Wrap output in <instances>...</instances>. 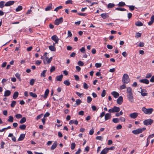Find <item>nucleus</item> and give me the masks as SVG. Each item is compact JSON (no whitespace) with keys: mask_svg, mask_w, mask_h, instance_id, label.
Returning <instances> with one entry per match:
<instances>
[{"mask_svg":"<svg viewBox=\"0 0 154 154\" xmlns=\"http://www.w3.org/2000/svg\"><path fill=\"white\" fill-rule=\"evenodd\" d=\"M130 81L128 75L127 74H124L122 78V82L124 84H127Z\"/></svg>","mask_w":154,"mask_h":154,"instance_id":"nucleus-1","label":"nucleus"},{"mask_svg":"<svg viewBox=\"0 0 154 154\" xmlns=\"http://www.w3.org/2000/svg\"><path fill=\"white\" fill-rule=\"evenodd\" d=\"M120 109L119 107L114 106L112 108L109 109L108 112L109 113L118 112L120 111Z\"/></svg>","mask_w":154,"mask_h":154,"instance_id":"nucleus-2","label":"nucleus"},{"mask_svg":"<svg viewBox=\"0 0 154 154\" xmlns=\"http://www.w3.org/2000/svg\"><path fill=\"white\" fill-rule=\"evenodd\" d=\"M142 111L145 114H150L153 111L152 108L146 109L144 107H143L142 109Z\"/></svg>","mask_w":154,"mask_h":154,"instance_id":"nucleus-3","label":"nucleus"},{"mask_svg":"<svg viewBox=\"0 0 154 154\" xmlns=\"http://www.w3.org/2000/svg\"><path fill=\"white\" fill-rule=\"evenodd\" d=\"M146 129L145 128H138L137 129L133 130L132 133L134 134H137L141 133L143 131H145Z\"/></svg>","mask_w":154,"mask_h":154,"instance_id":"nucleus-4","label":"nucleus"},{"mask_svg":"<svg viewBox=\"0 0 154 154\" xmlns=\"http://www.w3.org/2000/svg\"><path fill=\"white\" fill-rule=\"evenodd\" d=\"M153 122V121L151 119H148L145 120L143 122V124L146 125H151Z\"/></svg>","mask_w":154,"mask_h":154,"instance_id":"nucleus-5","label":"nucleus"},{"mask_svg":"<svg viewBox=\"0 0 154 154\" xmlns=\"http://www.w3.org/2000/svg\"><path fill=\"white\" fill-rule=\"evenodd\" d=\"M127 98L129 101L131 103H133L134 102V97L133 94H127Z\"/></svg>","mask_w":154,"mask_h":154,"instance_id":"nucleus-6","label":"nucleus"},{"mask_svg":"<svg viewBox=\"0 0 154 154\" xmlns=\"http://www.w3.org/2000/svg\"><path fill=\"white\" fill-rule=\"evenodd\" d=\"M63 22V18L61 17L59 19H56L55 21L54 24L55 25H58L59 24L62 23Z\"/></svg>","mask_w":154,"mask_h":154,"instance_id":"nucleus-7","label":"nucleus"},{"mask_svg":"<svg viewBox=\"0 0 154 154\" xmlns=\"http://www.w3.org/2000/svg\"><path fill=\"white\" fill-rule=\"evenodd\" d=\"M138 115V113L137 112H134L131 113L129 115V116L132 119H135L136 118Z\"/></svg>","mask_w":154,"mask_h":154,"instance_id":"nucleus-8","label":"nucleus"},{"mask_svg":"<svg viewBox=\"0 0 154 154\" xmlns=\"http://www.w3.org/2000/svg\"><path fill=\"white\" fill-rule=\"evenodd\" d=\"M123 101V98L122 96L119 97L117 100V103L119 105L121 104L122 103Z\"/></svg>","mask_w":154,"mask_h":154,"instance_id":"nucleus-9","label":"nucleus"},{"mask_svg":"<svg viewBox=\"0 0 154 154\" xmlns=\"http://www.w3.org/2000/svg\"><path fill=\"white\" fill-rule=\"evenodd\" d=\"M139 82L141 83H144L146 84H148L149 83V81L146 79V78L140 80Z\"/></svg>","mask_w":154,"mask_h":154,"instance_id":"nucleus-10","label":"nucleus"},{"mask_svg":"<svg viewBox=\"0 0 154 154\" xmlns=\"http://www.w3.org/2000/svg\"><path fill=\"white\" fill-rule=\"evenodd\" d=\"M14 3V1H9L7 2L5 4V6H8L13 5Z\"/></svg>","mask_w":154,"mask_h":154,"instance_id":"nucleus-11","label":"nucleus"},{"mask_svg":"<svg viewBox=\"0 0 154 154\" xmlns=\"http://www.w3.org/2000/svg\"><path fill=\"white\" fill-rule=\"evenodd\" d=\"M111 114L109 113H106L105 115V120L106 121L111 119Z\"/></svg>","mask_w":154,"mask_h":154,"instance_id":"nucleus-12","label":"nucleus"},{"mask_svg":"<svg viewBox=\"0 0 154 154\" xmlns=\"http://www.w3.org/2000/svg\"><path fill=\"white\" fill-rule=\"evenodd\" d=\"M111 94L115 98H117L119 95V94L118 92L115 91H113L112 92Z\"/></svg>","mask_w":154,"mask_h":154,"instance_id":"nucleus-13","label":"nucleus"},{"mask_svg":"<svg viewBox=\"0 0 154 154\" xmlns=\"http://www.w3.org/2000/svg\"><path fill=\"white\" fill-rule=\"evenodd\" d=\"M25 136V134H21L20 135L18 139V141H20L23 140L24 139Z\"/></svg>","mask_w":154,"mask_h":154,"instance_id":"nucleus-14","label":"nucleus"},{"mask_svg":"<svg viewBox=\"0 0 154 154\" xmlns=\"http://www.w3.org/2000/svg\"><path fill=\"white\" fill-rule=\"evenodd\" d=\"M126 92L127 93V94H132L133 91L131 88L130 87H128L127 88Z\"/></svg>","mask_w":154,"mask_h":154,"instance_id":"nucleus-15","label":"nucleus"},{"mask_svg":"<svg viewBox=\"0 0 154 154\" xmlns=\"http://www.w3.org/2000/svg\"><path fill=\"white\" fill-rule=\"evenodd\" d=\"M63 76V75L62 74H61L59 76H57L56 77V80L58 81H61L62 80Z\"/></svg>","mask_w":154,"mask_h":154,"instance_id":"nucleus-16","label":"nucleus"},{"mask_svg":"<svg viewBox=\"0 0 154 154\" xmlns=\"http://www.w3.org/2000/svg\"><path fill=\"white\" fill-rule=\"evenodd\" d=\"M52 3H50L46 8H45V11H48L50 10L52 8Z\"/></svg>","mask_w":154,"mask_h":154,"instance_id":"nucleus-17","label":"nucleus"},{"mask_svg":"<svg viewBox=\"0 0 154 154\" xmlns=\"http://www.w3.org/2000/svg\"><path fill=\"white\" fill-rule=\"evenodd\" d=\"M108 151V148L106 147L103 149L100 152V154H106Z\"/></svg>","mask_w":154,"mask_h":154,"instance_id":"nucleus-18","label":"nucleus"},{"mask_svg":"<svg viewBox=\"0 0 154 154\" xmlns=\"http://www.w3.org/2000/svg\"><path fill=\"white\" fill-rule=\"evenodd\" d=\"M100 16L103 19L108 18L109 17L108 14L107 13H103L101 14Z\"/></svg>","mask_w":154,"mask_h":154,"instance_id":"nucleus-19","label":"nucleus"},{"mask_svg":"<svg viewBox=\"0 0 154 154\" xmlns=\"http://www.w3.org/2000/svg\"><path fill=\"white\" fill-rule=\"evenodd\" d=\"M49 91L48 89H47L45 92V94L43 96L44 98L45 99H46L49 94Z\"/></svg>","mask_w":154,"mask_h":154,"instance_id":"nucleus-20","label":"nucleus"},{"mask_svg":"<svg viewBox=\"0 0 154 154\" xmlns=\"http://www.w3.org/2000/svg\"><path fill=\"white\" fill-rule=\"evenodd\" d=\"M11 94V92L10 91L7 90L5 92L4 96L5 97H8Z\"/></svg>","mask_w":154,"mask_h":154,"instance_id":"nucleus-21","label":"nucleus"},{"mask_svg":"<svg viewBox=\"0 0 154 154\" xmlns=\"http://www.w3.org/2000/svg\"><path fill=\"white\" fill-rule=\"evenodd\" d=\"M57 145V141L53 143V144L52 145V146L51 148V150H54L56 148Z\"/></svg>","mask_w":154,"mask_h":154,"instance_id":"nucleus-22","label":"nucleus"},{"mask_svg":"<svg viewBox=\"0 0 154 154\" xmlns=\"http://www.w3.org/2000/svg\"><path fill=\"white\" fill-rule=\"evenodd\" d=\"M19 93L17 91L15 92L14 93L13 96V98L14 99H16L18 97Z\"/></svg>","mask_w":154,"mask_h":154,"instance_id":"nucleus-23","label":"nucleus"},{"mask_svg":"<svg viewBox=\"0 0 154 154\" xmlns=\"http://www.w3.org/2000/svg\"><path fill=\"white\" fill-rule=\"evenodd\" d=\"M52 59V57H51L50 58H48V57H46L45 58V61L46 60L47 61V62H46L47 63H49L51 62Z\"/></svg>","mask_w":154,"mask_h":154,"instance_id":"nucleus-24","label":"nucleus"},{"mask_svg":"<svg viewBox=\"0 0 154 154\" xmlns=\"http://www.w3.org/2000/svg\"><path fill=\"white\" fill-rule=\"evenodd\" d=\"M115 5L113 3H109L107 5L108 8H111L114 7Z\"/></svg>","mask_w":154,"mask_h":154,"instance_id":"nucleus-25","label":"nucleus"},{"mask_svg":"<svg viewBox=\"0 0 154 154\" xmlns=\"http://www.w3.org/2000/svg\"><path fill=\"white\" fill-rule=\"evenodd\" d=\"M26 121V119L25 117H23L20 121V123L22 124L24 123Z\"/></svg>","mask_w":154,"mask_h":154,"instance_id":"nucleus-26","label":"nucleus"},{"mask_svg":"<svg viewBox=\"0 0 154 154\" xmlns=\"http://www.w3.org/2000/svg\"><path fill=\"white\" fill-rule=\"evenodd\" d=\"M49 49L51 51H55L56 48L54 45H50L49 46Z\"/></svg>","mask_w":154,"mask_h":154,"instance_id":"nucleus-27","label":"nucleus"},{"mask_svg":"<svg viewBox=\"0 0 154 154\" xmlns=\"http://www.w3.org/2000/svg\"><path fill=\"white\" fill-rule=\"evenodd\" d=\"M118 6L119 7H124V6L125 5V3L123 2H119L118 4Z\"/></svg>","mask_w":154,"mask_h":154,"instance_id":"nucleus-28","label":"nucleus"},{"mask_svg":"<svg viewBox=\"0 0 154 154\" xmlns=\"http://www.w3.org/2000/svg\"><path fill=\"white\" fill-rule=\"evenodd\" d=\"M135 25L137 26H142L143 25V23L140 21H137L135 23Z\"/></svg>","mask_w":154,"mask_h":154,"instance_id":"nucleus-29","label":"nucleus"},{"mask_svg":"<svg viewBox=\"0 0 154 154\" xmlns=\"http://www.w3.org/2000/svg\"><path fill=\"white\" fill-rule=\"evenodd\" d=\"M30 95L33 97L36 98L37 97V95L35 93H33L32 92H30L29 93Z\"/></svg>","mask_w":154,"mask_h":154,"instance_id":"nucleus-30","label":"nucleus"},{"mask_svg":"<svg viewBox=\"0 0 154 154\" xmlns=\"http://www.w3.org/2000/svg\"><path fill=\"white\" fill-rule=\"evenodd\" d=\"M26 127V125H21L20 126L19 128L21 130H24L25 129Z\"/></svg>","mask_w":154,"mask_h":154,"instance_id":"nucleus-31","label":"nucleus"},{"mask_svg":"<svg viewBox=\"0 0 154 154\" xmlns=\"http://www.w3.org/2000/svg\"><path fill=\"white\" fill-rule=\"evenodd\" d=\"M8 121L10 122H12L14 121V118L12 116H10L9 117V119H8Z\"/></svg>","mask_w":154,"mask_h":154,"instance_id":"nucleus-32","label":"nucleus"},{"mask_svg":"<svg viewBox=\"0 0 154 154\" xmlns=\"http://www.w3.org/2000/svg\"><path fill=\"white\" fill-rule=\"evenodd\" d=\"M63 83L66 86H69L70 85V83L68 79L64 81Z\"/></svg>","mask_w":154,"mask_h":154,"instance_id":"nucleus-33","label":"nucleus"},{"mask_svg":"<svg viewBox=\"0 0 154 154\" xmlns=\"http://www.w3.org/2000/svg\"><path fill=\"white\" fill-rule=\"evenodd\" d=\"M51 39L54 41L59 39L57 36L56 35H54L51 37Z\"/></svg>","mask_w":154,"mask_h":154,"instance_id":"nucleus-34","label":"nucleus"},{"mask_svg":"<svg viewBox=\"0 0 154 154\" xmlns=\"http://www.w3.org/2000/svg\"><path fill=\"white\" fill-rule=\"evenodd\" d=\"M115 10L120 11H124L126 10V9L124 8H119L118 7L116 8Z\"/></svg>","mask_w":154,"mask_h":154,"instance_id":"nucleus-35","label":"nucleus"},{"mask_svg":"<svg viewBox=\"0 0 154 154\" xmlns=\"http://www.w3.org/2000/svg\"><path fill=\"white\" fill-rule=\"evenodd\" d=\"M46 71L47 70H43L41 73V76L45 77L46 76L45 73H46Z\"/></svg>","mask_w":154,"mask_h":154,"instance_id":"nucleus-36","label":"nucleus"},{"mask_svg":"<svg viewBox=\"0 0 154 154\" xmlns=\"http://www.w3.org/2000/svg\"><path fill=\"white\" fill-rule=\"evenodd\" d=\"M23 9V7L21 6H19L16 9V11L17 12L20 11L22 10Z\"/></svg>","mask_w":154,"mask_h":154,"instance_id":"nucleus-37","label":"nucleus"},{"mask_svg":"<svg viewBox=\"0 0 154 154\" xmlns=\"http://www.w3.org/2000/svg\"><path fill=\"white\" fill-rule=\"evenodd\" d=\"M129 8V10L131 11H133L135 7L133 5H127Z\"/></svg>","mask_w":154,"mask_h":154,"instance_id":"nucleus-38","label":"nucleus"},{"mask_svg":"<svg viewBox=\"0 0 154 154\" xmlns=\"http://www.w3.org/2000/svg\"><path fill=\"white\" fill-rule=\"evenodd\" d=\"M112 121L114 123H118L119 122V120L118 118H113Z\"/></svg>","mask_w":154,"mask_h":154,"instance_id":"nucleus-39","label":"nucleus"},{"mask_svg":"<svg viewBox=\"0 0 154 154\" xmlns=\"http://www.w3.org/2000/svg\"><path fill=\"white\" fill-rule=\"evenodd\" d=\"M152 76V75L151 73H148L146 74L145 76V78L146 79H149Z\"/></svg>","mask_w":154,"mask_h":154,"instance_id":"nucleus-40","label":"nucleus"},{"mask_svg":"<svg viewBox=\"0 0 154 154\" xmlns=\"http://www.w3.org/2000/svg\"><path fill=\"white\" fill-rule=\"evenodd\" d=\"M63 8V6L60 5L58 7H56L54 10V11L57 12L59 9H61Z\"/></svg>","mask_w":154,"mask_h":154,"instance_id":"nucleus-41","label":"nucleus"},{"mask_svg":"<svg viewBox=\"0 0 154 154\" xmlns=\"http://www.w3.org/2000/svg\"><path fill=\"white\" fill-rule=\"evenodd\" d=\"M16 103V101L14 100H13L12 101V103L11 104V107L13 108L14 107Z\"/></svg>","mask_w":154,"mask_h":154,"instance_id":"nucleus-42","label":"nucleus"},{"mask_svg":"<svg viewBox=\"0 0 154 154\" xmlns=\"http://www.w3.org/2000/svg\"><path fill=\"white\" fill-rule=\"evenodd\" d=\"M92 98L90 96H88V97H87V101L88 103H90V102L92 101Z\"/></svg>","mask_w":154,"mask_h":154,"instance_id":"nucleus-43","label":"nucleus"},{"mask_svg":"<svg viewBox=\"0 0 154 154\" xmlns=\"http://www.w3.org/2000/svg\"><path fill=\"white\" fill-rule=\"evenodd\" d=\"M75 102L77 105H79L82 103V101L79 99L76 100Z\"/></svg>","mask_w":154,"mask_h":154,"instance_id":"nucleus-44","label":"nucleus"},{"mask_svg":"<svg viewBox=\"0 0 154 154\" xmlns=\"http://www.w3.org/2000/svg\"><path fill=\"white\" fill-rule=\"evenodd\" d=\"M15 117L17 119H19L22 118V116L20 114H17L15 116Z\"/></svg>","mask_w":154,"mask_h":154,"instance_id":"nucleus-45","label":"nucleus"},{"mask_svg":"<svg viewBox=\"0 0 154 154\" xmlns=\"http://www.w3.org/2000/svg\"><path fill=\"white\" fill-rule=\"evenodd\" d=\"M75 146V144L74 143H73L71 144V148L72 150L74 149Z\"/></svg>","mask_w":154,"mask_h":154,"instance_id":"nucleus-46","label":"nucleus"},{"mask_svg":"<svg viewBox=\"0 0 154 154\" xmlns=\"http://www.w3.org/2000/svg\"><path fill=\"white\" fill-rule=\"evenodd\" d=\"M83 87L84 89H87L88 88V85L85 82H84L83 83Z\"/></svg>","mask_w":154,"mask_h":154,"instance_id":"nucleus-47","label":"nucleus"},{"mask_svg":"<svg viewBox=\"0 0 154 154\" xmlns=\"http://www.w3.org/2000/svg\"><path fill=\"white\" fill-rule=\"evenodd\" d=\"M123 114V112L122 111H121L119 113H117L116 114V116L117 117H118L122 115Z\"/></svg>","mask_w":154,"mask_h":154,"instance_id":"nucleus-48","label":"nucleus"},{"mask_svg":"<svg viewBox=\"0 0 154 154\" xmlns=\"http://www.w3.org/2000/svg\"><path fill=\"white\" fill-rule=\"evenodd\" d=\"M141 35V33L139 32H137L136 33L135 37L138 38L140 37Z\"/></svg>","mask_w":154,"mask_h":154,"instance_id":"nucleus-49","label":"nucleus"},{"mask_svg":"<svg viewBox=\"0 0 154 154\" xmlns=\"http://www.w3.org/2000/svg\"><path fill=\"white\" fill-rule=\"evenodd\" d=\"M5 2L1 1L0 2V8H2L4 6V4Z\"/></svg>","mask_w":154,"mask_h":154,"instance_id":"nucleus-50","label":"nucleus"},{"mask_svg":"<svg viewBox=\"0 0 154 154\" xmlns=\"http://www.w3.org/2000/svg\"><path fill=\"white\" fill-rule=\"evenodd\" d=\"M126 87V86L125 84H123L120 87V89L122 90L125 89Z\"/></svg>","mask_w":154,"mask_h":154,"instance_id":"nucleus-51","label":"nucleus"},{"mask_svg":"<svg viewBox=\"0 0 154 154\" xmlns=\"http://www.w3.org/2000/svg\"><path fill=\"white\" fill-rule=\"evenodd\" d=\"M78 64L80 66H82L84 65V63L81 61H79L78 63Z\"/></svg>","mask_w":154,"mask_h":154,"instance_id":"nucleus-52","label":"nucleus"},{"mask_svg":"<svg viewBox=\"0 0 154 154\" xmlns=\"http://www.w3.org/2000/svg\"><path fill=\"white\" fill-rule=\"evenodd\" d=\"M101 66V63H97L95 64V66L97 68L100 67Z\"/></svg>","mask_w":154,"mask_h":154,"instance_id":"nucleus-53","label":"nucleus"},{"mask_svg":"<svg viewBox=\"0 0 154 154\" xmlns=\"http://www.w3.org/2000/svg\"><path fill=\"white\" fill-rule=\"evenodd\" d=\"M34 82H35V79H32L30 80V84L31 85H33Z\"/></svg>","mask_w":154,"mask_h":154,"instance_id":"nucleus-54","label":"nucleus"},{"mask_svg":"<svg viewBox=\"0 0 154 154\" xmlns=\"http://www.w3.org/2000/svg\"><path fill=\"white\" fill-rule=\"evenodd\" d=\"M67 34H68V37H71L72 36V33H71V32L69 30L68 31Z\"/></svg>","mask_w":154,"mask_h":154,"instance_id":"nucleus-55","label":"nucleus"},{"mask_svg":"<svg viewBox=\"0 0 154 154\" xmlns=\"http://www.w3.org/2000/svg\"><path fill=\"white\" fill-rule=\"evenodd\" d=\"M106 95V91L105 90H103L101 94V96L102 97H104Z\"/></svg>","mask_w":154,"mask_h":154,"instance_id":"nucleus-56","label":"nucleus"},{"mask_svg":"<svg viewBox=\"0 0 154 154\" xmlns=\"http://www.w3.org/2000/svg\"><path fill=\"white\" fill-rule=\"evenodd\" d=\"M96 139L97 140H99L102 141L103 140V138L102 137L100 136H97L96 137Z\"/></svg>","mask_w":154,"mask_h":154,"instance_id":"nucleus-57","label":"nucleus"},{"mask_svg":"<svg viewBox=\"0 0 154 154\" xmlns=\"http://www.w3.org/2000/svg\"><path fill=\"white\" fill-rule=\"evenodd\" d=\"M72 1L71 0H69L65 2V4H72Z\"/></svg>","mask_w":154,"mask_h":154,"instance_id":"nucleus-58","label":"nucleus"},{"mask_svg":"<svg viewBox=\"0 0 154 154\" xmlns=\"http://www.w3.org/2000/svg\"><path fill=\"white\" fill-rule=\"evenodd\" d=\"M55 69V68L54 66H53L50 69V71L51 72H52L54 71Z\"/></svg>","mask_w":154,"mask_h":154,"instance_id":"nucleus-59","label":"nucleus"},{"mask_svg":"<svg viewBox=\"0 0 154 154\" xmlns=\"http://www.w3.org/2000/svg\"><path fill=\"white\" fill-rule=\"evenodd\" d=\"M122 128V126L121 125H118L116 127V129L117 130H119L121 129Z\"/></svg>","mask_w":154,"mask_h":154,"instance_id":"nucleus-60","label":"nucleus"},{"mask_svg":"<svg viewBox=\"0 0 154 154\" xmlns=\"http://www.w3.org/2000/svg\"><path fill=\"white\" fill-rule=\"evenodd\" d=\"M80 51L83 53H85V48L84 47H82L80 49Z\"/></svg>","mask_w":154,"mask_h":154,"instance_id":"nucleus-61","label":"nucleus"},{"mask_svg":"<svg viewBox=\"0 0 154 154\" xmlns=\"http://www.w3.org/2000/svg\"><path fill=\"white\" fill-rule=\"evenodd\" d=\"M144 43L142 42H140L139 45V46L140 47H143L144 46Z\"/></svg>","mask_w":154,"mask_h":154,"instance_id":"nucleus-62","label":"nucleus"},{"mask_svg":"<svg viewBox=\"0 0 154 154\" xmlns=\"http://www.w3.org/2000/svg\"><path fill=\"white\" fill-rule=\"evenodd\" d=\"M89 149H90L89 147L88 146H87L85 148V151H86L87 152H88L89 151Z\"/></svg>","mask_w":154,"mask_h":154,"instance_id":"nucleus-63","label":"nucleus"},{"mask_svg":"<svg viewBox=\"0 0 154 154\" xmlns=\"http://www.w3.org/2000/svg\"><path fill=\"white\" fill-rule=\"evenodd\" d=\"M150 80V82H154V76H152Z\"/></svg>","mask_w":154,"mask_h":154,"instance_id":"nucleus-64","label":"nucleus"}]
</instances>
